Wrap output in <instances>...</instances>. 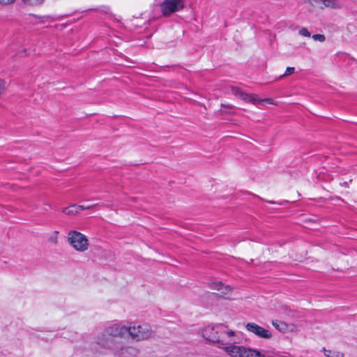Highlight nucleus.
Masks as SVG:
<instances>
[{
    "label": "nucleus",
    "instance_id": "nucleus-18",
    "mask_svg": "<svg viewBox=\"0 0 357 357\" xmlns=\"http://www.w3.org/2000/svg\"><path fill=\"white\" fill-rule=\"evenodd\" d=\"M312 38L314 40H319L320 42H323L325 40V36L322 34H315L312 36Z\"/></svg>",
    "mask_w": 357,
    "mask_h": 357
},
{
    "label": "nucleus",
    "instance_id": "nucleus-8",
    "mask_svg": "<svg viewBox=\"0 0 357 357\" xmlns=\"http://www.w3.org/2000/svg\"><path fill=\"white\" fill-rule=\"evenodd\" d=\"M245 328L248 332L262 339L268 340L272 337V334L270 331L253 322L246 324Z\"/></svg>",
    "mask_w": 357,
    "mask_h": 357
},
{
    "label": "nucleus",
    "instance_id": "nucleus-22",
    "mask_svg": "<svg viewBox=\"0 0 357 357\" xmlns=\"http://www.w3.org/2000/svg\"><path fill=\"white\" fill-rule=\"evenodd\" d=\"M14 0H0L1 2H3L4 3H8L13 2Z\"/></svg>",
    "mask_w": 357,
    "mask_h": 357
},
{
    "label": "nucleus",
    "instance_id": "nucleus-10",
    "mask_svg": "<svg viewBox=\"0 0 357 357\" xmlns=\"http://www.w3.org/2000/svg\"><path fill=\"white\" fill-rule=\"evenodd\" d=\"M272 324L277 330L283 333L296 331V326L293 324H287L284 321L275 320L272 321Z\"/></svg>",
    "mask_w": 357,
    "mask_h": 357
},
{
    "label": "nucleus",
    "instance_id": "nucleus-9",
    "mask_svg": "<svg viewBox=\"0 0 357 357\" xmlns=\"http://www.w3.org/2000/svg\"><path fill=\"white\" fill-rule=\"evenodd\" d=\"M105 331L110 336L111 338L119 337H123L127 333V325L122 323H116L110 324L105 328Z\"/></svg>",
    "mask_w": 357,
    "mask_h": 357
},
{
    "label": "nucleus",
    "instance_id": "nucleus-1",
    "mask_svg": "<svg viewBox=\"0 0 357 357\" xmlns=\"http://www.w3.org/2000/svg\"><path fill=\"white\" fill-rule=\"evenodd\" d=\"M202 336L206 340L217 343L225 351V347L233 345L237 340L235 332L224 324L210 325L202 330Z\"/></svg>",
    "mask_w": 357,
    "mask_h": 357
},
{
    "label": "nucleus",
    "instance_id": "nucleus-19",
    "mask_svg": "<svg viewBox=\"0 0 357 357\" xmlns=\"http://www.w3.org/2000/svg\"><path fill=\"white\" fill-rule=\"evenodd\" d=\"M299 34L303 36H305V37H310V33L307 31V29L306 28H302L301 29H300Z\"/></svg>",
    "mask_w": 357,
    "mask_h": 357
},
{
    "label": "nucleus",
    "instance_id": "nucleus-6",
    "mask_svg": "<svg viewBox=\"0 0 357 357\" xmlns=\"http://www.w3.org/2000/svg\"><path fill=\"white\" fill-rule=\"evenodd\" d=\"M183 8V0H164L160 4L161 12L164 16H169Z\"/></svg>",
    "mask_w": 357,
    "mask_h": 357
},
{
    "label": "nucleus",
    "instance_id": "nucleus-5",
    "mask_svg": "<svg viewBox=\"0 0 357 357\" xmlns=\"http://www.w3.org/2000/svg\"><path fill=\"white\" fill-rule=\"evenodd\" d=\"M93 342L100 349L112 351L117 341L111 338L104 330L94 336Z\"/></svg>",
    "mask_w": 357,
    "mask_h": 357
},
{
    "label": "nucleus",
    "instance_id": "nucleus-4",
    "mask_svg": "<svg viewBox=\"0 0 357 357\" xmlns=\"http://www.w3.org/2000/svg\"><path fill=\"white\" fill-rule=\"evenodd\" d=\"M68 244L76 251L84 252L89 249L88 238L82 233L76 230H70L67 235Z\"/></svg>",
    "mask_w": 357,
    "mask_h": 357
},
{
    "label": "nucleus",
    "instance_id": "nucleus-23",
    "mask_svg": "<svg viewBox=\"0 0 357 357\" xmlns=\"http://www.w3.org/2000/svg\"><path fill=\"white\" fill-rule=\"evenodd\" d=\"M276 357H291V356H285L282 355L280 353L277 352Z\"/></svg>",
    "mask_w": 357,
    "mask_h": 357
},
{
    "label": "nucleus",
    "instance_id": "nucleus-16",
    "mask_svg": "<svg viewBox=\"0 0 357 357\" xmlns=\"http://www.w3.org/2000/svg\"><path fill=\"white\" fill-rule=\"evenodd\" d=\"M294 73V67H287L286 69L285 73L280 76V78L290 75Z\"/></svg>",
    "mask_w": 357,
    "mask_h": 357
},
{
    "label": "nucleus",
    "instance_id": "nucleus-11",
    "mask_svg": "<svg viewBox=\"0 0 357 357\" xmlns=\"http://www.w3.org/2000/svg\"><path fill=\"white\" fill-rule=\"evenodd\" d=\"M232 91L236 96H239L241 98L245 101L251 102L253 103H255L257 101H258L256 96L245 93L237 87H233Z\"/></svg>",
    "mask_w": 357,
    "mask_h": 357
},
{
    "label": "nucleus",
    "instance_id": "nucleus-12",
    "mask_svg": "<svg viewBox=\"0 0 357 357\" xmlns=\"http://www.w3.org/2000/svg\"><path fill=\"white\" fill-rule=\"evenodd\" d=\"M211 289L220 291L222 294L227 295L231 292V288L227 285H224L221 282H213L209 284Z\"/></svg>",
    "mask_w": 357,
    "mask_h": 357
},
{
    "label": "nucleus",
    "instance_id": "nucleus-20",
    "mask_svg": "<svg viewBox=\"0 0 357 357\" xmlns=\"http://www.w3.org/2000/svg\"><path fill=\"white\" fill-rule=\"evenodd\" d=\"M24 2H26L29 4L31 5H37L40 3L43 0H23Z\"/></svg>",
    "mask_w": 357,
    "mask_h": 357
},
{
    "label": "nucleus",
    "instance_id": "nucleus-14",
    "mask_svg": "<svg viewBox=\"0 0 357 357\" xmlns=\"http://www.w3.org/2000/svg\"><path fill=\"white\" fill-rule=\"evenodd\" d=\"M77 208L78 207H77V205H75V204L71 205L68 207L63 208L62 209V212L67 215H76L77 213H79Z\"/></svg>",
    "mask_w": 357,
    "mask_h": 357
},
{
    "label": "nucleus",
    "instance_id": "nucleus-13",
    "mask_svg": "<svg viewBox=\"0 0 357 357\" xmlns=\"http://www.w3.org/2000/svg\"><path fill=\"white\" fill-rule=\"evenodd\" d=\"M324 353L326 357H344L343 353L337 350L324 349Z\"/></svg>",
    "mask_w": 357,
    "mask_h": 357
},
{
    "label": "nucleus",
    "instance_id": "nucleus-15",
    "mask_svg": "<svg viewBox=\"0 0 357 357\" xmlns=\"http://www.w3.org/2000/svg\"><path fill=\"white\" fill-rule=\"evenodd\" d=\"M326 6L336 8L338 3L336 0H320Z\"/></svg>",
    "mask_w": 357,
    "mask_h": 357
},
{
    "label": "nucleus",
    "instance_id": "nucleus-7",
    "mask_svg": "<svg viewBox=\"0 0 357 357\" xmlns=\"http://www.w3.org/2000/svg\"><path fill=\"white\" fill-rule=\"evenodd\" d=\"M112 351L117 357H135L138 353L135 347L123 345L118 341Z\"/></svg>",
    "mask_w": 357,
    "mask_h": 357
},
{
    "label": "nucleus",
    "instance_id": "nucleus-2",
    "mask_svg": "<svg viewBox=\"0 0 357 357\" xmlns=\"http://www.w3.org/2000/svg\"><path fill=\"white\" fill-rule=\"evenodd\" d=\"M225 352L230 357H276L275 351H266L261 353L257 350L243 346L233 345L225 347Z\"/></svg>",
    "mask_w": 357,
    "mask_h": 357
},
{
    "label": "nucleus",
    "instance_id": "nucleus-17",
    "mask_svg": "<svg viewBox=\"0 0 357 357\" xmlns=\"http://www.w3.org/2000/svg\"><path fill=\"white\" fill-rule=\"evenodd\" d=\"M58 231H55L53 234L50 237L49 241L50 242L52 243L53 244H57V234Z\"/></svg>",
    "mask_w": 357,
    "mask_h": 357
},
{
    "label": "nucleus",
    "instance_id": "nucleus-21",
    "mask_svg": "<svg viewBox=\"0 0 357 357\" xmlns=\"http://www.w3.org/2000/svg\"><path fill=\"white\" fill-rule=\"evenodd\" d=\"M77 207H79V208H77V210L79 212L82 210L89 209V208H90L91 206H82V205H77Z\"/></svg>",
    "mask_w": 357,
    "mask_h": 357
},
{
    "label": "nucleus",
    "instance_id": "nucleus-3",
    "mask_svg": "<svg viewBox=\"0 0 357 357\" xmlns=\"http://www.w3.org/2000/svg\"><path fill=\"white\" fill-rule=\"evenodd\" d=\"M127 329L130 337L137 342L148 339L152 334L151 326L144 322H130Z\"/></svg>",
    "mask_w": 357,
    "mask_h": 357
}]
</instances>
